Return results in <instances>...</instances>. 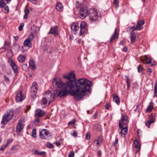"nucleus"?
<instances>
[{"mask_svg":"<svg viewBox=\"0 0 157 157\" xmlns=\"http://www.w3.org/2000/svg\"><path fill=\"white\" fill-rule=\"evenodd\" d=\"M154 89V96L157 97V80L155 83Z\"/></svg>","mask_w":157,"mask_h":157,"instance_id":"473e14b6","label":"nucleus"},{"mask_svg":"<svg viewBox=\"0 0 157 157\" xmlns=\"http://www.w3.org/2000/svg\"><path fill=\"white\" fill-rule=\"evenodd\" d=\"M10 46V43L8 40H6L3 46L0 48V50L4 49V51H6L7 49L9 48Z\"/></svg>","mask_w":157,"mask_h":157,"instance_id":"6ab92c4d","label":"nucleus"},{"mask_svg":"<svg viewBox=\"0 0 157 157\" xmlns=\"http://www.w3.org/2000/svg\"><path fill=\"white\" fill-rule=\"evenodd\" d=\"M8 61L10 64V65L14 73L15 74H17L18 72L17 67L16 65L14 62H13V61L10 58L9 59Z\"/></svg>","mask_w":157,"mask_h":157,"instance_id":"ddd939ff","label":"nucleus"},{"mask_svg":"<svg viewBox=\"0 0 157 157\" xmlns=\"http://www.w3.org/2000/svg\"><path fill=\"white\" fill-rule=\"evenodd\" d=\"M36 128L33 129L32 131V136L33 137H36Z\"/></svg>","mask_w":157,"mask_h":157,"instance_id":"37998d69","label":"nucleus"},{"mask_svg":"<svg viewBox=\"0 0 157 157\" xmlns=\"http://www.w3.org/2000/svg\"><path fill=\"white\" fill-rule=\"evenodd\" d=\"M86 138L87 140H89L90 139V134L89 133H87L86 135Z\"/></svg>","mask_w":157,"mask_h":157,"instance_id":"bf43d9fd","label":"nucleus"},{"mask_svg":"<svg viewBox=\"0 0 157 157\" xmlns=\"http://www.w3.org/2000/svg\"><path fill=\"white\" fill-rule=\"evenodd\" d=\"M119 34L117 32V29L116 28L115 29L114 33L112 35L110 40V43H111L112 41L115 39L118 38Z\"/></svg>","mask_w":157,"mask_h":157,"instance_id":"412c9836","label":"nucleus"},{"mask_svg":"<svg viewBox=\"0 0 157 157\" xmlns=\"http://www.w3.org/2000/svg\"><path fill=\"white\" fill-rule=\"evenodd\" d=\"M113 3L116 8H117L119 6L118 0H113Z\"/></svg>","mask_w":157,"mask_h":157,"instance_id":"58836bf2","label":"nucleus"},{"mask_svg":"<svg viewBox=\"0 0 157 157\" xmlns=\"http://www.w3.org/2000/svg\"><path fill=\"white\" fill-rule=\"evenodd\" d=\"M136 26L138 31L141 30L142 29V26L140 24H139L138 23H137Z\"/></svg>","mask_w":157,"mask_h":157,"instance_id":"c03bdc74","label":"nucleus"},{"mask_svg":"<svg viewBox=\"0 0 157 157\" xmlns=\"http://www.w3.org/2000/svg\"><path fill=\"white\" fill-rule=\"evenodd\" d=\"M89 15L90 20L92 21H98L100 18V17L98 14L97 11L94 9L90 10Z\"/></svg>","mask_w":157,"mask_h":157,"instance_id":"f03ea898","label":"nucleus"},{"mask_svg":"<svg viewBox=\"0 0 157 157\" xmlns=\"http://www.w3.org/2000/svg\"><path fill=\"white\" fill-rule=\"evenodd\" d=\"M24 121L23 119H21L19 120V121L16 127V131L17 133L21 132L22 131L24 127Z\"/></svg>","mask_w":157,"mask_h":157,"instance_id":"6e6552de","label":"nucleus"},{"mask_svg":"<svg viewBox=\"0 0 157 157\" xmlns=\"http://www.w3.org/2000/svg\"><path fill=\"white\" fill-rule=\"evenodd\" d=\"M80 27V29L79 35L81 36L82 34L86 32V24L85 22H82L81 23Z\"/></svg>","mask_w":157,"mask_h":157,"instance_id":"dca6fc26","label":"nucleus"},{"mask_svg":"<svg viewBox=\"0 0 157 157\" xmlns=\"http://www.w3.org/2000/svg\"><path fill=\"white\" fill-rule=\"evenodd\" d=\"M153 106L152 101L150 103V105H148L146 109V111L147 112H151L153 109Z\"/></svg>","mask_w":157,"mask_h":157,"instance_id":"c756f323","label":"nucleus"},{"mask_svg":"<svg viewBox=\"0 0 157 157\" xmlns=\"http://www.w3.org/2000/svg\"><path fill=\"white\" fill-rule=\"evenodd\" d=\"M22 69L24 71H26L28 68V66L27 64H24L22 66Z\"/></svg>","mask_w":157,"mask_h":157,"instance_id":"49530a36","label":"nucleus"},{"mask_svg":"<svg viewBox=\"0 0 157 157\" xmlns=\"http://www.w3.org/2000/svg\"><path fill=\"white\" fill-rule=\"evenodd\" d=\"M74 152L73 151L70 152V154L68 155V157H74Z\"/></svg>","mask_w":157,"mask_h":157,"instance_id":"603ef678","label":"nucleus"},{"mask_svg":"<svg viewBox=\"0 0 157 157\" xmlns=\"http://www.w3.org/2000/svg\"><path fill=\"white\" fill-rule=\"evenodd\" d=\"M94 143L97 147H98L99 146V144L100 143H101L100 142H99L96 140H95L94 141Z\"/></svg>","mask_w":157,"mask_h":157,"instance_id":"8fccbe9b","label":"nucleus"},{"mask_svg":"<svg viewBox=\"0 0 157 157\" xmlns=\"http://www.w3.org/2000/svg\"><path fill=\"white\" fill-rule=\"evenodd\" d=\"M10 2H6L3 1H0V8H2V11L5 13H8L9 12L8 6L6 5V3H8Z\"/></svg>","mask_w":157,"mask_h":157,"instance_id":"423d86ee","label":"nucleus"},{"mask_svg":"<svg viewBox=\"0 0 157 157\" xmlns=\"http://www.w3.org/2000/svg\"><path fill=\"white\" fill-rule=\"evenodd\" d=\"M80 17L83 19L88 15V11L86 7H83L80 8L79 12Z\"/></svg>","mask_w":157,"mask_h":157,"instance_id":"1a4fd4ad","label":"nucleus"},{"mask_svg":"<svg viewBox=\"0 0 157 157\" xmlns=\"http://www.w3.org/2000/svg\"><path fill=\"white\" fill-rule=\"evenodd\" d=\"M56 89L57 94L55 93L56 96L60 97L62 98L66 96L67 94H68V93L63 89V88L62 89Z\"/></svg>","mask_w":157,"mask_h":157,"instance_id":"0eeeda50","label":"nucleus"},{"mask_svg":"<svg viewBox=\"0 0 157 157\" xmlns=\"http://www.w3.org/2000/svg\"><path fill=\"white\" fill-rule=\"evenodd\" d=\"M110 106V104L109 103H107L105 106V108L107 109H108Z\"/></svg>","mask_w":157,"mask_h":157,"instance_id":"5fc2aeb1","label":"nucleus"},{"mask_svg":"<svg viewBox=\"0 0 157 157\" xmlns=\"http://www.w3.org/2000/svg\"><path fill=\"white\" fill-rule=\"evenodd\" d=\"M71 29L72 30L75 32L77 31L79 29V26L78 23H73L71 26Z\"/></svg>","mask_w":157,"mask_h":157,"instance_id":"4be33fe9","label":"nucleus"},{"mask_svg":"<svg viewBox=\"0 0 157 157\" xmlns=\"http://www.w3.org/2000/svg\"><path fill=\"white\" fill-rule=\"evenodd\" d=\"M63 78H64L67 79V81H75V75L74 72H71L67 75H64Z\"/></svg>","mask_w":157,"mask_h":157,"instance_id":"9d476101","label":"nucleus"},{"mask_svg":"<svg viewBox=\"0 0 157 157\" xmlns=\"http://www.w3.org/2000/svg\"><path fill=\"white\" fill-rule=\"evenodd\" d=\"M14 112V110L13 109H11L10 110L7 111L3 115L2 118H8L10 116H11V118H12L13 117Z\"/></svg>","mask_w":157,"mask_h":157,"instance_id":"f3484780","label":"nucleus"},{"mask_svg":"<svg viewBox=\"0 0 157 157\" xmlns=\"http://www.w3.org/2000/svg\"><path fill=\"white\" fill-rule=\"evenodd\" d=\"M128 48L126 47H124L122 49V50L124 52H127L128 51Z\"/></svg>","mask_w":157,"mask_h":157,"instance_id":"69168bd1","label":"nucleus"},{"mask_svg":"<svg viewBox=\"0 0 157 157\" xmlns=\"http://www.w3.org/2000/svg\"><path fill=\"white\" fill-rule=\"evenodd\" d=\"M48 33L54 34L55 35H58V31L57 29V26H56L53 28H51Z\"/></svg>","mask_w":157,"mask_h":157,"instance_id":"aec40b11","label":"nucleus"},{"mask_svg":"<svg viewBox=\"0 0 157 157\" xmlns=\"http://www.w3.org/2000/svg\"><path fill=\"white\" fill-rule=\"evenodd\" d=\"M113 101L117 105H119L120 102V98L118 95L116 94L113 95Z\"/></svg>","mask_w":157,"mask_h":157,"instance_id":"a878e982","label":"nucleus"},{"mask_svg":"<svg viewBox=\"0 0 157 157\" xmlns=\"http://www.w3.org/2000/svg\"><path fill=\"white\" fill-rule=\"evenodd\" d=\"M125 77L126 78V82L127 84V87L128 88L129 87V86L130 85V84L129 82V79L128 78V76L126 75L125 76Z\"/></svg>","mask_w":157,"mask_h":157,"instance_id":"ea45409f","label":"nucleus"},{"mask_svg":"<svg viewBox=\"0 0 157 157\" xmlns=\"http://www.w3.org/2000/svg\"><path fill=\"white\" fill-rule=\"evenodd\" d=\"M91 82L84 78H79L76 81H67L63 83L59 78H56L52 81L53 86L58 89H63L68 94L74 96L76 100H80L83 98L85 94L90 90Z\"/></svg>","mask_w":157,"mask_h":157,"instance_id":"f257e3e1","label":"nucleus"},{"mask_svg":"<svg viewBox=\"0 0 157 157\" xmlns=\"http://www.w3.org/2000/svg\"><path fill=\"white\" fill-rule=\"evenodd\" d=\"M56 8L57 10L59 11H62L63 9V7L62 4L59 2L57 3Z\"/></svg>","mask_w":157,"mask_h":157,"instance_id":"c85d7f7f","label":"nucleus"},{"mask_svg":"<svg viewBox=\"0 0 157 157\" xmlns=\"http://www.w3.org/2000/svg\"><path fill=\"white\" fill-rule=\"evenodd\" d=\"M144 57V59L147 63L150 64L151 63L152 60L150 57H148L146 56H145Z\"/></svg>","mask_w":157,"mask_h":157,"instance_id":"c9c22d12","label":"nucleus"},{"mask_svg":"<svg viewBox=\"0 0 157 157\" xmlns=\"http://www.w3.org/2000/svg\"><path fill=\"white\" fill-rule=\"evenodd\" d=\"M29 67L33 70L35 69V63L33 59H31L29 62Z\"/></svg>","mask_w":157,"mask_h":157,"instance_id":"cd10ccee","label":"nucleus"},{"mask_svg":"<svg viewBox=\"0 0 157 157\" xmlns=\"http://www.w3.org/2000/svg\"><path fill=\"white\" fill-rule=\"evenodd\" d=\"M155 122V120L153 118V119L149 120V121H147L145 122L146 125L149 128H150V124L152 123H154Z\"/></svg>","mask_w":157,"mask_h":157,"instance_id":"7c9ffc66","label":"nucleus"},{"mask_svg":"<svg viewBox=\"0 0 157 157\" xmlns=\"http://www.w3.org/2000/svg\"><path fill=\"white\" fill-rule=\"evenodd\" d=\"M31 31L33 33H37L39 32L40 30V28L34 25L31 28Z\"/></svg>","mask_w":157,"mask_h":157,"instance_id":"b1692460","label":"nucleus"},{"mask_svg":"<svg viewBox=\"0 0 157 157\" xmlns=\"http://www.w3.org/2000/svg\"><path fill=\"white\" fill-rule=\"evenodd\" d=\"M46 155V152L45 151L40 152L39 154V155H41L42 156H45Z\"/></svg>","mask_w":157,"mask_h":157,"instance_id":"680f3d73","label":"nucleus"},{"mask_svg":"<svg viewBox=\"0 0 157 157\" xmlns=\"http://www.w3.org/2000/svg\"><path fill=\"white\" fill-rule=\"evenodd\" d=\"M121 129V131L120 132V134L121 135V136L122 135H126L127 133L128 132V127L126 126L124 127H123Z\"/></svg>","mask_w":157,"mask_h":157,"instance_id":"393cba45","label":"nucleus"},{"mask_svg":"<svg viewBox=\"0 0 157 157\" xmlns=\"http://www.w3.org/2000/svg\"><path fill=\"white\" fill-rule=\"evenodd\" d=\"M147 72L151 73L152 72V71L151 69L150 68H148L147 70Z\"/></svg>","mask_w":157,"mask_h":157,"instance_id":"774afa93","label":"nucleus"},{"mask_svg":"<svg viewBox=\"0 0 157 157\" xmlns=\"http://www.w3.org/2000/svg\"><path fill=\"white\" fill-rule=\"evenodd\" d=\"M94 128L98 131H100L101 129V126L100 124H96L94 125Z\"/></svg>","mask_w":157,"mask_h":157,"instance_id":"72a5a7b5","label":"nucleus"},{"mask_svg":"<svg viewBox=\"0 0 157 157\" xmlns=\"http://www.w3.org/2000/svg\"><path fill=\"white\" fill-rule=\"evenodd\" d=\"M40 121V120L38 118H36L35 121L34 123L36 124V125Z\"/></svg>","mask_w":157,"mask_h":157,"instance_id":"338daca9","label":"nucleus"},{"mask_svg":"<svg viewBox=\"0 0 157 157\" xmlns=\"http://www.w3.org/2000/svg\"><path fill=\"white\" fill-rule=\"evenodd\" d=\"M141 66V65H139L137 67L138 71L139 72H140L143 70V68Z\"/></svg>","mask_w":157,"mask_h":157,"instance_id":"3c124183","label":"nucleus"},{"mask_svg":"<svg viewBox=\"0 0 157 157\" xmlns=\"http://www.w3.org/2000/svg\"><path fill=\"white\" fill-rule=\"evenodd\" d=\"M25 98V97L22 94L21 91H19L18 92L16 96V100L17 102H19L22 101Z\"/></svg>","mask_w":157,"mask_h":157,"instance_id":"f8f14e48","label":"nucleus"},{"mask_svg":"<svg viewBox=\"0 0 157 157\" xmlns=\"http://www.w3.org/2000/svg\"><path fill=\"white\" fill-rule=\"evenodd\" d=\"M17 150V148L16 146H14L10 148V150L13 151H16Z\"/></svg>","mask_w":157,"mask_h":157,"instance_id":"0e129e2a","label":"nucleus"},{"mask_svg":"<svg viewBox=\"0 0 157 157\" xmlns=\"http://www.w3.org/2000/svg\"><path fill=\"white\" fill-rule=\"evenodd\" d=\"M25 12V15L24 16V19H27L28 17L27 16L28 15V13H29V11L27 12L25 9L24 10Z\"/></svg>","mask_w":157,"mask_h":157,"instance_id":"a18cd8bd","label":"nucleus"},{"mask_svg":"<svg viewBox=\"0 0 157 157\" xmlns=\"http://www.w3.org/2000/svg\"><path fill=\"white\" fill-rule=\"evenodd\" d=\"M129 30H131L132 31H131V32H134V31H135V30H137V29L136 28V27H135L134 26H131L130 28H129Z\"/></svg>","mask_w":157,"mask_h":157,"instance_id":"79ce46f5","label":"nucleus"},{"mask_svg":"<svg viewBox=\"0 0 157 157\" xmlns=\"http://www.w3.org/2000/svg\"><path fill=\"white\" fill-rule=\"evenodd\" d=\"M18 60L21 63L24 62L26 59L25 56L22 54H20L18 57Z\"/></svg>","mask_w":157,"mask_h":157,"instance_id":"bb28decb","label":"nucleus"},{"mask_svg":"<svg viewBox=\"0 0 157 157\" xmlns=\"http://www.w3.org/2000/svg\"><path fill=\"white\" fill-rule=\"evenodd\" d=\"M34 38V36L32 33L30 34L27 38L24 41V45L25 47H28L29 48L32 47L31 41Z\"/></svg>","mask_w":157,"mask_h":157,"instance_id":"39448f33","label":"nucleus"},{"mask_svg":"<svg viewBox=\"0 0 157 157\" xmlns=\"http://www.w3.org/2000/svg\"><path fill=\"white\" fill-rule=\"evenodd\" d=\"M48 101V99L43 97V98L41 100L42 104L45 105L47 104V103Z\"/></svg>","mask_w":157,"mask_h":157,"instance_id":"4c0bfd02","label":"nucleus"},{"mask_svg":"<svg viewBox=\"0 0 157 157\" xmlns=\"http://www.w3.org/2000/svg\"><path fill=\"white\" fill-rule=\"evenodd\" d=\"M24 25V23H21L19 27V30L20 31H21L22 30L23 28V27Z\"/></svg>","mask_w":157,"mask_h":157,"instance_id":"09e8293b","label":"nucleus"},{"mask_svg":"<svg viewBox=\"0 0 157 157\" xmlns=\"http://www.w3.org/2000/svg\"><path fill=\"white\" fill-rule=\"evenodd\" d=\"M75 119L73 120L72 121H70L68 123V125H71L74 124L75 122Z\"/></svg>","mask_w":157,"mask_h":157,"instance_id":"13d9d810","label":"nucleus"},{"mask_svg":"<svg viewBox=\"0 0 157 157\" xmlns=\"http://www.w3.org/2000/svg\"><path fill=\"white\" fill-rule=\"evenodd\" d=\"M134 144L135 147L134 150L136 152H139L141 146V144L139 141L137 140H135L134 142Z\"/></svg>","mask_w":157,"mask_h":157,"instance_id":"a211bd4d","label":"nucleus"},{"mask_svg":"<svg viewBox=\"0 0 157 157\" xmlns=\"http://www.w3.org/2000/svg\"><path fill=\"white\" fill-rule=\"evenodd\" d=\"M130 38L131 44H132L136 38V34L135 32H131Z\"/></svg>","mask_w":157,"mask_h":157,"instance_id":"5701e85b","label":"nucleus"},{"mask_svg":"<svg viewBox=\"0 0 157 157\" xmlns=\"http://www.w3.org/2000/svg\"><path fill=\"white\" fill-rule=\"evenodd\" d=\"M128 122V118H121L119 122V128H122L123 127L127 126Z\"/></svg>","mask_w":157,"mask_h":157,"instance_id":"9b49d317","label":"nucleus"},{"mask_svg":"<svg viewBox=\"0 0 157 157\" xmlns=\"http://www.w3.org/2000/svg\"><path fill=\"white\" fill-rule=\"evenodd\" d=\"M49 132L46 129H43L40 133V136L42 139H46L49 136Z\"/></svg>","mask_w":157,"mask_h":157,"instance_id":"2eb2a0df","label":"nucleus"},{"mask_svg":"<svg viewBox=\"0 0 157 157\" xmlns=\"http://www.w3.org/2000/svg\"><path fill=\"white\" fill-rule=\"evenodd\" d=\"M137 23H138L139 24H140L141 25H143L145 24L144 20H140Z\"/></svg>","mask_w":157,"mask_h":157,"instance_id":"4d7b16f0","label":"nucleus"},{"mask_svg":"<svg viewBox=\"0 0 157 157\" xmlns=\"http://www.w3.org/2000/svg\"><path fill=\"white\" fill-rule=\"evenodd\" d=\"M97 141L100 142L101 143H102V138L101 136H99L97 138V139L96 140Z\"/></svg>","mask_w":157,"mask_h":157,"instance_id":"864d4df0","label":"nucleus"},{"mask_svg":"<svg viewBox=\"0 0 157 157\" xmlns=\"http://www.w3.org/2000/svg\"><path fill=\"white\" fill-rule=\"evenodd\" d=\"M11 118H10V119H8V118H2L1 121V123L2 124H3L5 125L10 120Z\"/></svg>","mask_w":157,"mask_h":157,"instance_id":"f704fd0d","label":"nucleus"},{"mask_svg":"<svg viewBox=\"0 0 157 157\" xmlns=\"http://www.w3.org/2000/svg\"><path fill=\"white\" fill-rule=\"evenodd\" d=\"M4 80L6 83H9L10 82V80L7 76L4 75Z\"/></svg>","mask_w":157,"mask_h":157,"instance_id":"6e6d98bb","label":"nucleus"},{"mask_svg":"<svg viewBox=\"0 0 157 157\" xmlns=\"http://www.w3.org/2000/svg\"><path fill=\"white\" fill-rule=\"evenodd\" d=\"M20 47L19 45L17 43H14L13 44V48L15 51H18Z\"/></svg>","mask_w":157,"mask_h":157,"instance_id":"2f4dec72","label":"nucleus"},{"mask_svg":"<svg viewBox=\"0 0 157 157\" xmlns=\"http://www.w3.org/2000/svg\"><path fill=\"white\" fill-rule=\"evenodd\" d=\"M40 153V152L38 150H36L34 151L33 154L34 155H39Z\"/></svg>","mask_w":157,"mask_h":157,"instance_id":"e2e57ef3","label":"nucleus"},{"mask_svg":"<svg viewBox=\"0 0 157 157\" xmlns=\"http://www.w3.org/2000/svg\"><path fill=\"white\" fill-rule=\"evenodd\" d=\"M45 114V112L44 111L42 110L41 109H36L35 111V116L40 117H43Z\"/></svg>","mask_w":157,"mask_h":157,"instance_id":"4468645a","label":"nucleus"},{"mask_svg":"<svg viewBox=\"0 0 157 157\" xmlns=\"http://www.w3.org/2000/svg\"><path fill=\"white\" fill-rule=\"evenodd\" d=\"M7 56L9 57H12L13 56V53L11 50H9L7 51Z\"/></svg>","mask_w":157,"mask_h":157,"instance_id":"e433bc0d","label":"nucleus"},{"mask_svg":"<svg viewBox=\"0 0 157 157\" xmlns=\"http://www.w3.org/2000/svg\"><path fill=\"white\" fill-rule=\"evenodd\" d=\"M38 89V86L36 82H33L32 84L31 89V95L33 99H35L36 96Z\"/></svg>","mask_w":157,"mask_h":157,"instance_id":"20e7f679","label":"nucleus"},{"mask_svg":"<svg viewBox=\"0 0 157 157\" xmlns=\"http://www.w3.org/2000/svg\"><path fill=\"white\" fill-rule=\"evenodd\" d=\"M46 146L50 148H54V145L50 143H48L46 144Z\"/></svg>","mask_w":157,"mask_h":157,"instance_id":"a19ab883","label":"nucleus"},{"mask_svg":"<svg viewBox=\"0 0 157 157\" xmlns=\"http://www.w3.org/2000/svg\"><path fill=\"white\" fill-rule=\"evenodd\" d=\"M7 147L6 144L2 146L0 148V151H3Z\"/></svg>","mask_w":157,"mask_h":157,"instance_id":"de8ad7c7","label":"nucleus"},{"mask_svg":"<svg viewBox=\"0 0 157 157\" xmlns=\"http://www.w3.org/2000/svg\"><path fill=\"white\" fill-rule=\"evenodd\" d=\"M55 92V90L52 92L47 91L44 94L43 97L48 101L49 102L48 104H49L50 103L52 102L56 96Z\"/></svg>","mask_w":157,"mask_h":157,"instance_id":"7ed1b4c3","label":"nucleus"},{"mask_svg":"<svg viewBox=\"0 0 157 157\" xmlns=\"http://www.w3.org/2000/svg\"><path fill=\"white\" fill-rule=\"evenodd\" d=\"M77 132L76 131L74 130L73 132L71 134L72 136L75 137H76L77 136Z\"/></svg>","mask_w":157,"mask_h":157,"instance_id":"052dcab7","label":"nucleus"}]
</instances>
